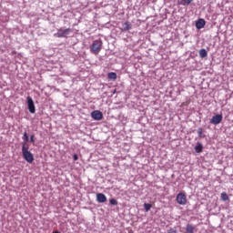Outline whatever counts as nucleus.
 I'll return each instance as SVG.
<instances>
[{
  "label": "nucleus",
  "mask_w": 233,
  "mask_h": 233,
  "mask_svg": "<svg viewBox=\"0 0 233 233\" xmlns=\"http://www.w3.org/2000/svg\"><path fill=\"white\" fill-rule=\"evenodd\" d=\"M208 56V54L207 53L206 49H200L199 51V56L203 59L205 57H207Z\"/></svg>",
  "instance_id": "nucleus-13"
},
{
  "label": "nucleus",
  "mask_w": 233,
  "mask_h": 233,
  "mask_svg": "<svg viewBox=\"0 0 233 233\" xmlns=\"http://www.w3.org/2000/svg\"><path fill=\"white\" fill-rule=\"evenodd\" d=\"M186 232H187V233H194V226L188 224V225L186 227Z\"/></svg>",
  "instance_id": "nucleus-14"
},
{
  "label": "nucleus",
  "mask_w": 233,
  "mask_h": 233,
  "mask_svg": "<svg viewBox=\"0 0 233 233\" xmlns=\"http://www.w3.org/2000/svg\"><path fill=\"white\" fill-rule=\"evenodd\" d=\"M177 203H178V205H187V195H185V193L177 194Z\"/></svg>",
  "instance_id": "nucleus-5"
},
{
  "label": "nucleus",
  "mask_w": 233,
  "mask_h": 233,
  "mask_svg": "<svg viewBox=\"0 0 233 233\" xmlns=\"http://www.w3.org/2000/svg\"><path fill=\"white\" fill-rule=\"evenodd\" d=\"M26 101L30 114H35V105L34 104V99L31 96H27Z\"/></svg>",
  "instance_id": "nucleus-3"
},
{
  "label": "nucleus",
  "mask_w": 233,
  "mask_h": 233,
  "mask_svg": "<svg viewBox=\"0 0 233 233\" xmlns=\"http://www.w3.org/2000/svg\"><path fill=\"white\" fill-rule=\"evenodd\" d=\"M195 152H197V154H201V152H203V144L198 143L195 147Z\"/></svg>",
  "instance_id": "nucleus-11"
},
{
  "label": "nucleus",
  "mask_w": 233,
  "mask_h": 233,
  "mask_svg": "<svg viewBox=\"0 0 233 233\" xmlns=\"http://www.w3.org/2000/svg\"><path fill=\"white\" fill-rule=\"evenodd\" d=\"M91 117L95 119V121H101V119H103V112L95 110L91 113Z\"/></svg>",
  "instance_id": "nucleus-6"
},
{
  "label": "nucleus",
  "mask_w": 233,
  "mask_h": 233,
  "mask_svg": "<svg viewBox=\"0 0 233 233\" xmlns=\"http://www.w3.org/2000/svg\"><path fill=\"white\" fill-rule=\"evenodd\" d=\"M102 48H103V41L101 39L94 40L90 47V52L91 54L97 56L99 52H101Z\"/></svg>",
  "instance_id": "nucleus-1"
},
{
  "label": "nucleus",
  "mask_w": 233,
  "mask_h": 233,
  "mask_svg": "<svg viewBox=\"0 0 233 233\" xmlns=\"http://www.w3.org/2000/svg\"><path fill=\"white\" fill-rule=\"evenodd\" d=\"M144 208H145L146 212H148L150 210V208H152V204L145 203Z\"/></svg>",
  "instance_id": "nucleus-16"
},
{
  "label": "nucleus",
  "mask_w": 233,
  "mask_h": 233,
  "mask_svg": "<svg viewBox=\"0 0 233 233\" xmlns=\"http://www.w3.org/2000/svg\"><path fill=\"white\" fill-rule=\"evenodd\" d=\"M198 137H203V128L199 127V128L198 129Z\"/></svg>",
  "instance_id": "nucleus-19"
},
{
  "label": "nucleus",
  "mask_w": 233,
  "mask_h": 233,
  "mask_svg": "<svg viewBox=\"0 0 233 233\" xmlns=\"http://www.w3.org/2000/svg\"><path fill=\"white\" fill-rule=\"evenodd\" d=\"M207 24V22H205V19L203 18H199L197 22H196V28H198V30H201V28H205V25Z\"/></svg>",
  "instance_id": "nucleus-8"
},
{
  "label": "nucleus",
  "mask_w": 233,
  "mask_h": 233,
  "mask_svg": "<svg viewBox=\"0 0 233 233\" xmlns=\"http://www.w3.org/2000/svg\"><path fill=\"white\" fill-rule=\"evenodd\" d=\"M221 200L222 201H228V195L225 192L221 193Z\"/></svg>",
  "instance_id": "nucleus-15"
},
{
  "label": "nucleus",
  "mask_w": 233,
  "mask_h": 233,
  "mask_svg": "<svg viewBox=\"0 0 233 233\" xmlns=\"http://www.w3.org/2000/svg\"><path fill=\"white\" fill-rule=\"evenodd\" d=\"M34 137H35L34 135H31V137H30V141H31L32 143H35V139Z\"/></svg>",
  "instance_id": "nucleus-23"
},
{
  "label": "nucleus",
  "mask_w": 233,
  "mask_h": 233,
  "mask_svg": "<svg viewBox=\"0 0 233 233\" xmlns=\"http://www.w3.org/2000/svg\"><path fill=\"white\" fill-rule=\"evenodd\" d=\"M123 28H121L122 32H128V30H132V24L128 21H126L123 25H122Z\"/></svg>",
  "instance_id": "nucleus-9"
},
{
  "label": "nucleus",
  "mask_w": 233,
  "mask_h": 233,
  "mask_svg": "<svg viewBox=\"0 0 233 233\" xmlns=\"http://www.w3.org/2000/svg\"><path fill=\"white\" fill-rule=\"evenodd\" d=\"M22 154L24 159H25L27 163H34V155L32 154V152L28 151V146H26L25 143L23 144Z\"/></svg>",
  "instance_id": "nucleus-2"
},
{
  "label": "nucleus",
  "mask_w": 233,
  "mask_h": 233,
  "mask_svg": "<svg viewBox=\"0 0 233 233\" xmlns=\"http://www.w3.org/2000/svg\"><path fill=\"white\" fill-rule=\"evenodd\" d=\"M22 139L25 141V143H28V134L26 132L24 133V136Z\"/></svg>",
  "instance_id": "nucleus-18"
},
{
  "label": "nucleus",
  "mask_w": 233,
  "mask_h": 233,
  "mask_svg": "<svg viewBox=\"0 0 233 233\" xmlns=\"http://www.w3.org/2000/svg\"><path fill=\"white\" fill-rule=\"evenodd\" d=\"M109 203H110V205L117 206V201L116 200V198H111V199L109 200Z\"/></svg>",
  "instance_id": "nucleus-20"
},
{
  "label": "nucleus",
  "mask_w": 233,
  "mask_h": 233,
  "mask_svg": "<svg viewBox=\"0 0 233 233\" xmlns=\"http://www.w3.org/2000/svg\"><path fill=\"white\" fill-rule=\"evenodd\" d=\"M107 78L112 79L113 81H116V79H117V74L114 72H110L107 74Z\"/></svg>",
  "instance_id": "nucleus-12"
},
{
  "label": "nucleus",
  "mask_w": 233,
  "mask_h": 233,
  "mask_svg": "<svg viewBox=\"0 0 233 233\" xmlns=\"http://www.w3.org/2000/svg\"><path fill=\"white\" fill-rule=\"evenodd\" d=\"M167 233H177V231L174 228H170Z\"/></svg>",
  "instance_id": "nucleus-22"
},
{
  "label": "nucleus",
  "mask_w": 233,
  "mask_h": 233,
  "mask_svg": "<svg viewBox=\"0 0 233 233\" xmlns=\"http://www.w3.org/2000/svg\"><path fill=\"white\" fill-rule=\"evenodd\" d=\"M181 1H182V5L185 6V5H190L194 0H181Z\"/></svg>",
  "instance_id": "nucleus-17"
},
{
  "label": "nucleus",
  "mask_w": 233,
  "mask_h": 233,
  "mask_svg": "<svg viewBox=\"0 0 233 233\" xmlns=\"http://www.w3.org/2000/svg\"><path fill=\"white\" fill-rule=\"evenodd\" d=\"M53 233H60L59 231H57V230H56V231H54Z\"/></svg>",
  "instance_id": "nucleus-24"
},
{
  "label": "nucleus",
  "mask_w": 233,
  "mask_h": 233,
  "mask_svg": "<svg viewBox=\"0 0 233 233\" xmlns=\"http://www.w3.org/2000/svg\"><path fill=\"white\" fill-rule=\"evenodd\" d=\"M96 200L98 201V203H106V196H105V194L103 193H98L96 194Z\"/></svg>",
  "instance_id": "nucleus-10"
},
{
  "label": "nucleus",
  "mask_w": 233,
  "mask_h": 233,
  "mask_svg": "<svg viewBox=\"0 0 233 233\" xmlns=\"http://www.w3.org/2000/svg\"><path fill=\"white\" fill-rule=\"evenodd\" d=\"M223 121V115H215L210 119L211 125H219Z\"/></svg>",
  "instance_id": "nucleus-7"
},
{
  "label": "nucleus",
  "mask_w": 233,
  "mask_h": 233,
  "mask_svg": "<svg viewBox=\"0 0 233 233\" xmlns=\"http://www.w3.org/2000/svg\"><path fill=\"white\" fill-rule=\"evenodd\" d=\"M70 33H72L71 28H66V29L60 28L58 29L56 35V37H66V35H68Z\"/></svg>",
  "instance_id": "nucleus-4"
},
{
  "label": "nucleus",
  "mask_w": 233,
  "mask_h": 233,
  "mask_svg": "<svg viewBox=\"0 0 233 233\" xmlns=\"http://www.w3.org/2000/svg\"><path fill=\"white\" fill-rule=\"evenodd\" d=\"M73 159L74 161H77V159H79V157L77 156V154H74Z\"/></svg>",
  "instance_id": "nucleus-21"
}]
</instances>
